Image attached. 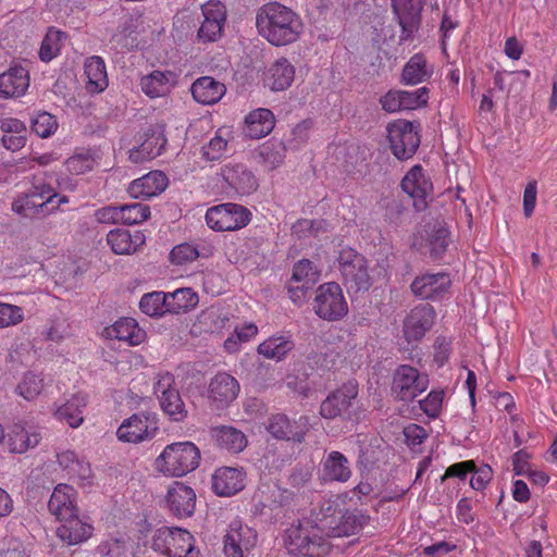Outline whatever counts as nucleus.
<instances>
[{
    "mask_svg": "<svg viewBox=\"0 0 557 557\" xmlns=\"http://www.w3.org/2000/svg\"><path fill=\"white\" fill-rule=\"evenodd\" d=\"M284 544L294 556L324 557L331 550V544L322 531L308 520L292 524L285 532Z\"/></svg>",
    "mask_w": 557,
    "mask_h": 557,
    "instance_id": "nucleus-1",
    "label": "nucleus"
},
{
    "mask_svg": "<svg viewBox=\"0 0 557 557\" xmlns=\"http://www.w3.org/2000/svg\"><path fill=\"white\" fill-rule=\"evenodd\" d=\"M200 462V450L191 442L169 444L154 461V468L165 476H183L194 471Z\"/></svg>",
    "mask_w": 557,
    "mask_h": 557,
    "instance_id": "nucleus-2",
    "label": "nucleus"
},
{
    "mask_svg": "<svg viewBox=\"0 0 557 557\" xmlns=\"http://www.w3.org/2000/svg\"><path fill=\"white\" fill-rule=\"evenodd\" d=\"M256 26L259 35H300V16L280 2L263 4L257 12Z\"/></svg>",
    "mask_w": 557,
    "mask_h": 557,
    "instance_id": "nucleus-3",
    "label": "nucleus"
},
{
    "mask_svg": "<svg viewBox=\"0 0 557 557\" xmlns=\"http://www.w3.org/2000/svg\"><path fill=\"white\" fill-rule=\"evenodd\" d=\"M386 129L392 153L401 161L412 158L420 145L419 126L407 120H397Z\"/></svg>",
    "mask_w": 557,
    "mask_h": 557,
    "instance_id": "nucleus-4",
    "label": "nucleus"
},
{
    "mask_svg": "<svg viewBox=\"0 0 557 557\" xmlns=\"http://www.w3.org/2000/svg\"><path fill=\"white\" fill-rule=\"evenodd\" d=\"M338 263L348 292H367L371 287L369 265L363 256L352 249L342 250Z\"/></svg>",
    "mask_w": 557,
    "mask_h": 557,
    "instance_id": "nucleus-5",
    "label": "nucleus"
},
{
    "mask_svg": "<svg viewBox=\"0 0 557 557\" xmlns=\"http://www.w3.org/2000/svg\"><path fill=\"white\" fill-rule=\"evenodd\" d=\"M251 220L250 211L237 203H221L206 212L207 225L216 232L236 231L245 227Z\"/></svg>",
    "mask_w": 557,
    "mask_h": 557,
    "instance_id": "nucleus-6",
    "label": "nucleus"
},
{
    "mask_svg": "<svg viewBox=\"0 0 557 557\" xmlns=\"http://www.w3.org/2000/svg\"><path fill=\"white\" fill-rule=\"evenodd\" d=\"M159 430L154 413L137 412L123 420L116 430V437L124 443L139 444L152 440Z\"/></svg>",
    "mask_w": 557,
    "mask_h": 557,
    "instance_id": "nucleus-7",
    "label": "nucleus"
},
{
    "mask_svg": "<svg viewBox=\"0 0 557 557\" xmlns=\"http://www.w3.org/2000/svg\"><path fill=\"white\" fill-rule=\"evenodd\" d=\"M313 310L318 317L327 321H336L346 315L348 306L341 286L334 282L319 286Z\"/></svg>",
    "mask_w": 557,
    "mask_h": 557,
    "instance_id": "nucleus-8",
    "label": "nucleus"
},
{
    "mask_svg": "<svg viewBox=\"0 0 557 557\" xmlns=\"http://www.w3.org/2000/svg\"><path fill=\"white\" fill-rule=\"evenodd\" d=\"M429 386V376L420 373L416 368L401 364L393 376L392 392L403 401H411L422 394Z\"/></svg>",
    "mask_w": 557,
    "mask_h": 557,
    "instance_id": "nucleus-9",
    "label": "nucleus"
},
{
    "mask_svg": "<svg viewBox=\"0 0 557 557\" xmlns=\"http://www.w3.org/2000/svg\"><path fill=\"white\" fill-rule=\"evenodd\" d=\"M153 389L162 410L174 421H182L187 416L185 405L175 387L173 374L169 372L160 374Z\"/></svg>",
    "mask_w": 557,
    "mask_h": 557,
    "instance_id": "nucleus-10",
    "label": "nucleus"
},
{
    "mask_svg": "<svg viewBox=\"0 0 557 557\" xmlns=\"http://www.w3.org/2000/svg\"><path fill=\"white\" fill-rule=\"evenodd\" d=\"M358 396L357 383L349 381L331 392L321 403L319 413L323 419L333 420L347 414Z\"/></svg>",
    "mask_w": 557,
    "mask_h": 557,
    "instance_id": "nucleus-11",
    "label": "nucleus"
},
{
    "mask_svg": "<svg viewBox=\"0 0 557 557\" xmlns=\"http://www.w3.org/2000/svg\"><path fill=\"white\" fill-rule=\"evenodd\" d=\"M223 543L225 557H247L257 543V532L235 520L230 524Z\"/></svg>",
    "mask_w": 557,
    "mask_h": 557,
    "instance_id": "nucleus-12",
    "label": "nucleus"
},
{
    "mask_svg": "<svg viewBox=\"0 0 557 557\" xmlns=\"http://www.w3.org/2000/svg\"><path fill=\"white\" fill-rule=\"evenodd\" d=\"M40 440L38 428L27 422H16L7 435L2 431L0 434V444L12 454H23L36 447Z\"/></svg>",
    "mask_w": 557,
    "mask_h": 557,
    "instance_id": "nucleus-13",
    "label": "nucleus"
},
{
    "mask_svg": "<svg viewBox=\"0 0 557 557\" xmlns=\"http://www.w3.org/2000/svg\"><path fill=\"white\" fill-rule=\"evenodd\" d=\"M240 391L238 381L227 372H218L209 382L208 399L215 409L228 407Z\"/></svg>",
    "mask_w": 557,
    "mask_h": 557,
    "instance_id": "nucleus-14",
    "label": "nucleus"
},
{
    "mask_svg": "<svg viewBox=\"0 0 557 557\" xmlns=\"http://www.w3.org/2000/svg\"><path fill=\"white\" fill-rule=\"evenodd\" d=\"M310 428L308 416H299L290 420L287 416L277 413L269 419L268 431L277 440L301 443Z\"/></svg>",
    "mask_w": 557,
    "mask_h": 557,
    "instance_id": "nucleus-15",
    "label": "nucleus"
},
{
    "mask_svg": "<svg viewBox=\"0 0 557 557\" xmlns=\"http://www.w3.org/2000/svg\"><path fill=\"white\" fill-rule=\"evenodd\" d=\"M450 284L447 273H424L412 281L410 289L420 299L438 300L448 292Z\"/></svg>",
    "mask_w": 557,
    "mask_h": 557,
    "instance_id": "nucleus-16",
    "label": "nucleus"
},
{
    "mask_svg": "<svg viewBox=\"0 0 557 557\" xmlns=\"http://www.w3.org/2000/svg\"><path fill=\"white\" fill-rule=\"evenodd\" d=\"M435 317V310L430 304L412 308L404 321L406 339L408 342L420 341L432 329Z\"/></svg>",
    "mask_w": 557,
    "mask_h": 557,
    "instance_id": "nucleus-17",
    "label": "nucleus"
},
{
    "mask_svg": "<svg viewBox=\"0 0 557 557\" xmlns=\"http://www.w3.org/2000/svg\"><path fill=\"white\" fill-rule=\"evenodd\" d=\"M351 474L350 462L341 451L327 453L320 462V479L324 483H346Z\"/></svg>",
    "mask_w": 557,
    "mask_h": 557,
    "instance_id": "nucleus-18",
    "label": "nucleus"
},
{
    "mask_svg": "<svg viewBox=\"0 0 557 557\" xmlns=\"http://www.w3.org/2000/svg\"><path fill=\"white\" fill-rule=\"evenodd\" d=\"M60 525L57 528V536L69 546L81 544L87 541L94 531V527L75 512L71 517L59 519Z\"/></svg>",
    "mask_w": 557,
    "mask_h": 557,
    "instance_id": "nucleus-19",
    "label": "nucleus"
},
{
    "mask_svg": "<svg viewBox=\"0 0 557 557\" xmlns=\"http://www.w3.org/2000/svg\"><path fill=\"white\" fill-rule=\"evenodd\" d=\"M58 463L67 478L82 487H89L94 483L90 465L81 459L74 451L64 450L58 454Z\"/></svg>",
    "mask_w": 557,
    "mask_h": 557,
    "instance_id": "nucleus-20",
    "label": "nucleus"
},
{
    "mask_svg": "<svg viewBox=\"0 0 557 557\" xmlns=\"http://www.w3.org/2000/svg\"><path fill=\"white\" fill-rule=\"evenodd\" d=\"M169 509L178 518L193 516L196 508V493L182 482H173L166 493Z\"/></svg>",
    "mask_w": 557,
    "mask_h": 557,
    "instance_id": "nucleus-21",
    "label": "nucleus"
},
{
    "mask_svg": "<svg viewBox=\"0 0 557 557\" xmlns=\"http://www.w3.org/2000/svg\"><path fill=\"white\" fill-rule=\"evenodd\" d=\"M243 468L221 467L212 475V488L219 496H233L245 487Z\"/></svg>",
    "mask_w": 557,
    "mask_h": 557,
    "instance_id": "nucleus-22",
    "label": "nucleus"
},
{
    "mask_svg": "<svg viewBox=\"0 0 557 557\" xmlns=\"http://www.w3.org/2000/svg\"><path fill=\"white\" fill-rule=\"evenodd\" d=\"M403 190L414 199V206L421 209L425 206V198L432 191L433 185L424 174L421 165H413L401 181Z\"/></svg>",
    "mask_w": 557,
    "mask_h": 557,
    "instance_id": "nucleus-23",
    "label": "nucleus"
},
{
    "mask_svg": "<svg viewBox=\"0 0 557 557\" xmlns=\"http://www.w3.org/2000/svg\"><path fill=\"white\" fill-rule=\"evenodd\" d=\"M392 8L404 34L412 35L418 30L423 0H392Z\"/></svg>",
    "mask_w": 557,
    "mask_h": 557,
    "instance_id": "nucleus-24",
    "label": "nucleus"
},
{
    "mask_svg": "<svg viewBox=\"0 0 557 557\" xmlns=\"http://www.w3.org/2000/svg\"><path fill=\"white\" fill-rule=\"evenodd\" d=\"M221 175L236 194L249 195L257 189L255 175L243 164H226L222 168Z\"/></svg>",
    "mask_w": 557,
    "mask_h": 557,
    "instance_id": "nucleus-25",
    "label": "nucleus"
},
{
    "mask_svg": "<svg viewBox=\"0 0 557 557\" xmlns=\"http://www.w3.org/2000/svg\"><path fill=\"white\" fill-rule=\"evenodd\" d=\"M48 508L58 520L78 512L75 490L67 484H58L50 496Z\"/></svg>",
    "mask_w": 557,
    "mask_h": 557,
    "instance_id": "nucleus-26",
    "label": "nucleus"
},
{
    "mask_svg": "<svg viewBox=\"0 0 557 557\" xmlns=\"http://www.w3.org/2000/svg\"><path fill=\"white\" fill-rule=\"evenodd\" d=\"M168 186V177L160 171L134 180L128 186V193L134 198L148 199L160 195Z\"/></svg>",
    "mask_w": 557,
    "mask_h": 557,
    "instance_id": "nucleus-27",
    "label": "nucleus"
},
{
    "mask_svg": "<svg viewBox=\"0 0 557 557\" xmlns=\"http://www.w3.org/2000/svg\"><path fill=\"white\" fill-rule=\"evenodd\" d=\"M103 336L109 339H117L131 346H136L145 341L146 333L138 326L135 319L122 318L112 325L104 327Z\"/></svg>",
    "mask_w": 557,
    "mask_h": 557,
    "instance_id": "nucleus-28",
    "label": "nucleus"
},
{
    "mask_svg": "<svg viewBox=\"0 0 557 557\" xmlns=\"http://www.w3.org/2000/svg\"><path fill=\"white\" fill-rule=\"evenodd\" d=\"M146 242L144 233L136 231L131 234L124 228H115L107 234V244L115 255H132Z\"/></svg>",
    "mask_w": 557,
    "mask_h": 557,
    "instance_id": "nucleus-29",
    "label": "nucleus"
},
{
    "mask_svg": "<svg viewBox=\"0 0 557 557\" xmlns=\"http://www.w3.org/2000/svg\"><path fill=\"white\" fill-rule=\"evenodd\" d=\"M203 22L197 35H222L226 21L225 5L219 0H210L201 5Z\"/></svg>",
    "mask_w": 557,
    "mask_h": 557,
    "instance_id": "nucleus-30",
    "label": "nucleus"
},
{
    "mask_svg": "<svg viewBox=\"0 0 557 557\" xmlns=\"http://www.w3.org/2000/svg\"><path fill=\"white\" fill-rule=\"evenodd\" d=\"M29 86L28 72L23 66L10 67L0 75V97H21Z\"/></svg>",
    "mask_w": 557,
    "mask_h": 557,
    "instance_id": "nucleus-31",
    "label": "nucleus"
},
{
    "mask_svg": "<svg viewBox=\"0 0 557 557\" xmlns=\"http://www.w3.org/2000/svg\"><path fill=\"white\" fill-rule=\"evenodd\" d=\"M210 436L216 446L230 453H239L247 446L245 434L231 425L211 428Z\"/></svg>",
    "mask_w": 557,
    "mask_h": 557,
    "instance_id": "nucleus-32",
    "label": "nucleus"
},
{
    "mask_svg": "<svg viewBox=\"0 0 557 557\" xmlns=\"http://www.w3.org/2000/svg\"><path fill=\"white\" fill-rule=\"evenodd\" d=\"M194 99L201 104H214L225 95L226 87L223 83L210 76H202L191 85Z\"/></svg>",
    "mask_w": 557,
    "mask_h": 557,
    "instance_id": "nucleus-33",
    "label": "nucleus"
},
{
    "mask_svg": "<svg viewBox=\"0 0 557 557\" xmlns=\"http://www.w3.org/2000/svg\"><path fill=\"white\" fill-rule=\"evenodd\" d=\"M86 75V90L89 94H100L109 85L107 67L103 59L98 55L89 57L84 64Z\"/></svg>",
    "mask_w": 557,
    "mask_h": 557,
    "instance_id": "nucleus-34",
    "label": "nucleus"
},
{
    "mask_svg": "<svg viewBox=\"0 0 557 557\" xmlns=\"http://www.w3.org/2000/svg\"><path fill=\"white\" fill-rule=\"evenodd\" d=\"M245 133L250 138H262L269 135L275 125V117L271 110L259 108L245 117Z\"/></svg>",
    "mask_w": 557,
    "mask_h": 557,
    "instance_id": "nucleus-35",
    "label": "nucleus"
},
{
    "mask_svg": "<svg viewBox=\"0 0 557 557\" xmlns=\"http://www.w3.org/2000/svg\"><path fill=\"white\" fill-rule=\"evenodd\" d=\"M433 74V66L426 61L422 53L413 54L404 65L400 83L408 86H414L428 81Z\"/></svg>",
    "mask_w": 557,
    "mask_h": 557,
    "instance_id": "nucleus-36",
    "label": "nucleus"
},
{
    "mask_svg": "<svg viewBox=\"0 0 557 557\" xmlns=\"http://www.w3.org/2000/svg\"><path fill=\"white\" fill-rule=\"evenodd\" d=\"M175 84V74L171 71H153L140 79L141 90L149 98L168 95Z\"/></svg>",
    "mask_w": 557,
    "mask_h": 557,
    "instance_id": "nucleus-37",
    "label": "nucleus"
},
{
    "mask_svg": "<svg viewBox=\"0 0 557 557\" xmlns=\"http://www.w3.org/2000/svg\"><path fill=\"white\" fill-rule=\"evenodd\" d=\"M194 536L183 529L170 530L168 550L171 557H197L198 552L195 550Z\"/></svg>",
    "mask_w": 557,
    "mask_h": 557,
    "instance_id": "nucleus-38",
    "label": "nucleus"
},
{
    "mask_svg": "<svg viewBox=\"0 0 557 557\" xmlns=\"http://www.w3.org/2000/svg\"><path fill=\"white\" fill-rule=\"evenodd\" d=\"M87 406V398L85 395H74L65 404L61 405L54 411V417L66 422L71 428H78L83 421V412Z\"/></svg>",
    "mask_w": 557,
    "mask_h": 557,
    "instance_id": "nucleus-39",
    "label": "nucleus"
},
{
    "mask_svg": "<svg viewBox=\"0 0 557 557\" xmlns=\"http://www.w3.org/2000/svg\"><path fill=\"white\" fill-rule=\"evenodd\" d=\"M295 347L289 336H271L258 346V354L268 359L282 360Z\"/></svg>",
    "mask_w": 557,
    "mask_h": 557,
    "instance_id": "nucleus-40",
    "label": "nucleus"
},
{
    "mask_svg": "<svg viewBox=\"0 0 557 557\" xmlns=\"http://www.w3.org/2000/svg\"><path fill=\"white\" fill-rule=\"evenodd\" d=\"M294 76V66L285 59L278 60L269 70L268 84L272 90H284L292 85Z\"/></svg>",
    "mask_w": 557,
    "mask_h": 557,
    "instance_id": "nucleus-41",
    "label": "nucleus"
},
{
    "mask_svg": "<svg viewBox=\"0 0 557 557\" xmlns=\"http://www.w3.org/2000/svg\"><path fill=\"white\" fill-rule=\"evenodd\" d=\"M287 149L283 140L270 139L264 143L259 152L264 168L269 171L278 168L284 162Z\"/></svg>",
    "mask_w": 557,
    "mask_h": 557,
    "instance_id": "nucleus-42",
    "label": "nucleus"
},
{
    "mask_svg": "<svg viewBox=\"0 0 557 557\" xmlns=\"http://www.w3.org/2000/svg\"><path fill=\"white\" fill-rule=\"evenodd\" d=\"M47 201H40V199L32 191L18 196L12 202V210L25 218H30L39 213H47Z\"/></svg>",
    "mask_w": 557,
    "mask_h": 557,
    "instance_id": "nucleus-43",
    "label": "nucleus"
},
{
    "mask_svg": "<svg viewBox=\"0 0 557 557\" xmlns=\"http://www.w3.org/2000/svg\"><path fill=\"white\" fill-rule=\"evenodd\" d=\"M140 310L149 317H159L169 312L168 294L152 292L145 294L139 301Z\"/></svg>",
    "mask_w": 557,
    "mask_h": 557,
    "instance_id": "nucleus-44",
    "label": "nucleus"
},
{
    "mask_svg": "<svg viewBox=\"0 0 557 557\" xmlns=\"http://www.w3.org/2000/svg\"><path fill=\"white\" fill-rule=\"evenodd\" d=\"M169 312L188 311L198 304V295L191 288H180L168 294Z\"/></svg>",
    "mask_w": 557,
    "mask_h": 557,
    "instance_id": "nucleus-45",
    "label": "nucleus"
},
{
    "mask_svg": "<svg viewBox=\"0 0 557 557\" xmlns=\"http://www.w3.org/2000/svg\"><path fill=\"white\" fill-rule=\"evenodd\" d=\"M146 139L141 143V151L148 159H154L162 153L166 145V137L162 126L149 128Z\"/></svg>",
    "mask_w": 557,
    "mask_h": 557,
    "instance_id": "nucleus-46",
    "label": "nucleus"
},
{
    "mask_svg": "<svg viewBox=\"0 0 557 557\" xmlns=\"http://www.w3.org/2000/svg\"><path fill=\"white\" fill-rule=\"evenodd\" d=\"M319 271L310 260L298 261L293 269L292 282L310 288L319 280Z\"/></svg>",
    "mask_w": 557,
    "mask_h": 557,
    "instance_id": "nucleus-47",
    "label": "nucleus"
},
{
    "mask_svg": "<svg viewBox=\"0 0 557 557\" xmlns=\"http://www.w3.org/2000/svg\"><path fill=\"white\" fill-rule=\"evenodd\" d=\"M44 388V379L34 372H27L23 375L16 386V393L26 400L35 399Z\"/></svg>",
    "mask_w": 557,
    "mask_h": 557,
    "instance_id": "nucleus-48",
    "label": "nucleus"
},
{
    "mask_svg": "<svg viewBox=\"0 0 557 557\" xmlns=\"http://www.w3.org/2000/svg\"><path fill=\"white\" fill-rule=\"evenodd\" d=\"M96 159L89 150L81 151L65 161L66 170L73 175L85 174L94 169Z\"/></svg>",
    "mask_w": 557,
    "mask_h": 557,
    "instance_id": "nucleus-49",
    "label": "nucleus"
},
{
    "mask_svg": "<svg viewBox=\"0 0 557 557\" xmlns=\"http://www.w3.org/2000/svg\"><path fill=\"white\" fill-rule=\"evenodd\" d=\"M149 216L150 208L147 205L135 202L122 206V224H139L146 221Z\"/></svg>",
    "mask_w": 557,
    "mask_h": 557,
    "instance_id": "nucleus-50",
    "label": "nucleus"
},
{
    "mask_svg": "<svg viewBox=\"0 0 557 557\" xmlns=\"http://www.w3.org/2000/svg\"><path fill=\"white\" fill-rule=\"evenodd\" d=\"M200 253L197 246L183 243L173 247L170 252V260L176 265H187L199 258Z\"/></svg>",
    "mask_w": 557,
    "mask_h": 557,
    "instance_id": "nucleus-51",
    "label": "nucleus"
},
{
    "mask_svg": "<svg viewBox=\"0 0 557 557\" xmlns=\"http://www.w3.org/2000/svg\"><path fill=\"white\" fill-rule=\"evenodd\" d=\"M32 129L39 137L48 138L58 129L57 119L48 112H40L32 121Z\"/></svg>",
    "mask_w": 557,
    "mask_h": 557,
    "instance_id": "nucleus-52",
    "label": "nucleus"
},
{
    "mask_svg": "<svg viewBox=\"0 0 557 557\" xmlns=\"http://www.w3.org/2000/svg\"><path fill=\"white\" fill-rule=\"evenodd\" d=\"M311 127L312 122L310 120H304L296 124L292 128L289 137L284 141L287 148L290 150L301 148L309 139Z\"/></svg>",
    "mask_w": 557,
    "mask_h": 557,
    "instance_id": "nucleus-53",
    "label": "nucleus"
},
{
    "mask_svg": "<svg viewBox=\"0 0 557 557\" xmlns=\"http://www.w3.org/2000/svg\"><path fill=\"white\" fill-rule=\"evenodd\" d=\"M403 110H416L426 104L429 88L420 87L414 90H400Z\"/></svg>",
    "mask_w": 557,
    "mask_h": 557,
    "instance_id": "nucleus-54",
    "label": "nucleus"
},
{
    "mask_svg": "<svg viewBox=\"0 0 557 557\" xmlns=\"http://www.w3.org/2000/svg\"><path fill=\"white\" fill-rule=\"evenodd\" d=\"M199 23V16L189 9H183L176 13L173 27L177 33H193Z\"/></svg>",
    "mask_w": 557,
    "mask_h": 557,
    "instance_id": "nucleus-55",
    "label": "nucleus"
},
{
    "mask_svg": "<svg viewBox=\"0 0 557 557\" xmlns=\"http://www.w3.org/2000/svg\"><path fill=\"white\" fill-rule=\"evenodd\" d=\"M23 320L24 313L21 307L0 302V329L16 325Z\"/></svg>",
    "mask_w": 557,
    "mask_h": 557,
    "instance_id": "nucleus-56",
    "label": "nucleus"
},
{
    "mask_svg": "<svg viewBox=\"0 0 557 557\" xmlns=\"http://www.w3.org/2000/svg\"><path fill=\"white\" fill-rule=\"evenodd\" d=\"M227 140L220 134H216L207 145L201 149L202 157L207 161L220 160L226 152Z\"/></svg>",
    "mask_w": 557,
    "mask_h": 557,
    "instance_id": "nucleus-57",
    "label": "nucleus"
},
{
    "mask_svg": "<svg viewBox=\"0 0 557 557\" xmlns=\"http://www.w3.org/2000/svg\"><path fill=\"white\" fill-rule=\"evenodd\" d=\"M62 48L61 37H44L39 49L42 62H50L60 54Z\"/></svg>",
    "mask_w": 557,
    "mask_h": 557,
    "instance_id": "nucleus-58",
    "label": "nucleus"
},
{
    "mask_svg": "<svg viewBox=\"0 0 557 557\" xmlns=\"http://www.w3.org/2000/svg\"><path fill=\"white\" fill-rule=\"evenodd\" d=\"M369 517L363 513L347 512L342 518V528L345 535L357 533L368 523Z\"/></svg>",
    "mask_w": 557,
    "mask_h": 557,
    "instance_id": "nucleus-59",
    "label": "nucleus"
},
{
    "mask_svg": "<svg viewBox=\"0 0 557 557\" xmlns=\"http://www.w3.org/2000/svg\"><path fill=\"white\" fill-rule=\"evenodd\" d=\"M470 473L472 474L470 486L475 491H483L493 478V470L487 465H483L479 468L474 465V470Z\"/></svg>",
    "mask_w": 557,
    "mask_h": 557,
    "instance_id": "nucleus-60",
    "label": "nucleus"
},
{
    "mask_svg": "<svg viewBox=\"0 0 557 557\" xmlns=\"http://www.w3.org/2000/svg\"><path fill=\"white\" fill-rule=\"evenodd\" d=\"M444 393L432 391L420 401V408L431 418H436L442 409Z\"/></svg>",
    "mask_w": 557,
    "mask_h": 557,
    "instance_id": "nucleus-61",
    "label": "nucleus"
},
{
    "mask_svg": "<svg viewBox=\"0 0 557 557\" xmlns=\"http://www.w3.org/2000/svg\"><path fill=\"white\" fill-rule=\"evenodd\" d=\"M451 341L445 336H438L434 342V361L441 368L450 357Z\"/></svg>",
    "mask_w": 557,
    "mask_h": 557,
    "instance_id": "nucleus-62",
    "label": "nucleus"
},
{
    "mask_svg": "<svg viewBox=\"0 0 557 557\" xmlns=\"http://www.w3.org/2000/svg\"><path fill=\"white\" fill-rule=\"evenodd\" d=\"M122 206H107L95 212V218L99 223L117 224L122 223Z\"/></svg>",
    "mask_w": 557,
    "mask_h": 557,
    "instance_id": "nucleus-63",
    "label": "nucleus"
},
{
    "mask_svg": "<svg viewBox=\"0 0 557 557\" xmlns=\"http://www.w3.org/2000/svg\"><path fill=\"white\" fill-rule=\"evenodd\" d=\"M404 435L406 443L411 447H416L428 437V432L423 426L411 423L404 429Z\"/></svg>",
    "mask_w": 557,
    "mask_h": 557,
    "instance_id": "nucleus-64",
    "label": "nucleus"
}]
</instances>
